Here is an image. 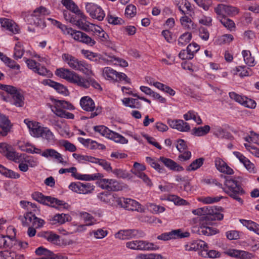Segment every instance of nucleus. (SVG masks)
<instances>
[{"mask_svg": "<svg viewBox=\"0 0 259 259\" xmlns=\"http://www.w3.org/2000/svg\"><path fill=\"white\" fill-rule=\"evenodd\" d=\"M225 187L224 188V191L229 196L242 204L243 201L240 197V195L244 193V190L239 185L238 182L235 179L229 176L225 177Z\"/></svg>", "mask_w": 259, "mask_h": 259, "instance_id": "obj_1", "label": "nucleus"}, {"mask_svg": "<svg viewBox=\"0 0 259 259\" xmlns=\"http://www.w3.org/2000/svg\"><path fill=\"white\" fill-rule=\"evenodd\" d=\"M192 213L195 215H202L200 222H206L207 224H211L216 220H222L224 218L223 214L215 211L212 206L198 208L193 210Z\"/></svg>", "mask_w": 259, "mask_h": 259, "instance_id": "obj_2", "label": "nucleus"}, {"mask_svg": "<svg viewBox=\"0 0 259 259\" xmlns=\"http://www.w3.org/2000/svg\"><path fill=\"white\" fill-rule=\"evenodd\" d=\"M62 59L73 69L80 71L87 75L93 74L91 65L83 61L79 60L69 54H63Z\"/></svg>", "mask_w": 259, "mask_h": 259, "instance_id": "obj_3", "label": "nucleus"}, {"mask_svg": "<svg viewBox=\"0 0 259 259\" xmlns=\"http://www.w3.org/2000/svg\"><path fill=\"white\" fill-rule=\"evenodd\" d=\"M55 74L57 76L77 85H81L83 83V82L81 81L83 80L82 79V76L69 69L64 68L57 69L55 71Z\"/></svg>", "mask_w": 259, "mask_h": 259, "instance_id": "obj_4", "label": "nucleus"}, {"mask_svg": "<svg viewBox=\"0 0 259 259\" xmlns=\"http://www.w3.org/2000/svg\"><path fill=\"white\" fill-rule=\"evenodd\" d=\"M33 197L40 203L47 204V202H50L52 207L59 209H67L69 207V205L67 203L51 196L45 197L40 193H35L33 194Z\"/></svg>", "mask_w": 259, "mask_h": 259, "instance_id": "obj_5", "label": "nucleus"}, {"mask_svg": "<svg viewBox=\"0 0 259 259\" xmlns=\"http://www.w3.org/2000/svg\"><path fill=\"white\" fill-rule=\"evenodd\" d=\"M102 75L103 77L109 80L115 82H119L125 80L127 83H130V79L123 73L118 72L116 70L109 67H106L103 69Z\"/></svg>", "mask_w": 259, "mask_h": 259, "instance_id": "obj_6", "label": "nucleus"}, {"mask_svg": "<svg viewBox=\"0 0 259 259\" xmlns=\"http://www.w3.org/2000/svg\"><path fill=\"white\" fill-rule=\"evenodd\" d=\"M94 128L96 132L100 133L101 135L111 139L115 142L121 143L122 144L126 143L127 142V140L125 138L116 133L110 131L105 126H95Z\"/></svg>", "mask_w": 259, "mask_h": 259, "instance_id": "obj_7", "label": "nucleus"}, {"mask_svg": "<svg viewBox=\"0 0 259 259\" xmlns=\"http://www.w3.org/2000/svg\"><path fill=\"white\" fill-rule=\"evenodd\" d=\"M66 33L70 34L72 37L76 41L85 44L90 47L94 46L96 43L94 39L85 33L73 30L71 28H68V29H66Z\"/></svg>", "mask_w": 259, "mask_h": 259, "instance_id": "obj_8", "label": "nucleus"}, {"mask_svg": "<svg viewBox=\"0 0 259 259\" xmlns=\"http://www.w3.org/2000/svg\"><path fill=\"white\" fill-rule=\"evenodd\" d=\"M118 205L128 210L143 212L144 209L141 205L134 199L125 198H117L115 200Z\"/></svg>", "mask_w": 259, "mask_h": 259, "instance_id": "obj_9", "label": "nucleus"}, {"mask_svg": "<svg viewBox=\"0 0 259 259\" xmlns=\"http://www.w3.org/2000/svg\"><path fill=\"white\" fill-rule=\"evenodd\" d=\"M80 105L84 110L92 112L90 118H93L101 112V108H96L93 100L88 96L82 97L80 101Z\"/></svg>", "mask_w": 259, "mask_h": 259, "instance_id": "obj_10", "label": "nucleus"}, {"mask_svg": "<svg viewBox=\"0 0 259 259\" xmlns=\"http://www.w3.org/2000/svg\"><path fill=\"white\" fill-rule=\"evenodd\" d=\"M126 246L134 250H157L159 246L153 243L143 240H135L126 242Z\"/></svg>", "mask_w": 259, "mask_h": 259, "instance_id": "obj_11", "label": "nucleus"}, {"mask_svg": "<svg viewBox=\"0 0 259 259\" xmlns=\"http://www.w3.org/2000/svg\"><path fill=\"white\" fill-rule=\"evenodd\" d=\"M100 179L98 181V185L102 189L108 191H117L122 189L120 184L115 179Z\"/></svg>", "mask_w": 259, "mask_h": 259, "instance_id": "obj_12", "label": "nucleus"}, {"mask_svg": "<svg viewBox=\"0 0 259 259\" xmlns=\"http://www.w3.org/2000/svg\"><path fill=\"white\" fill-rule=\"evenodd\" d=\"M54 106H51L52 111L58 116L63 118L65 116L64 109H71L73 106L63 100H53Z\"/></svg>", "mask_w": 259, "mask_h": 259, "instance_id": "obj_13", "label": "nucleus"}, {"mask_svg": "<svg viewBox=\"0 0 259 259\" xmlns=\"http://www.w3.org/2000/svg\"><path fill=\"white\" fill-rule=\"evenodd\" d=\"M85 9L93 18L102 21L105 17V14L101 8L93 3H88Z\"/></svg>", "mask_w": 259, "mask_h": 259, "instance_id": "obj_14", "label": "nucleus"}, {"mask_svg": "<svg viewBox=\"0 0 259 259\" xmlns=\"http://www.w3.org/2000/svg\"><path fill=\"white\" fill-rule=\"evenodd\" d=\"M143 233L139 230L131 229V230H120L115 234V237L116 238L120 239H127L130 238L134 237L136 236H142Z\"/></svg>", "mask_w": 259, "mask_h": 259, "instance_id": "obj_15", "label": "nucleus"}, {"mask_svg": "<svg viewBox=\"0 0 259 259\" xmlns=\"http://www.w3.org/2000/svg\"><path fill=\"white\" fill-rule=\"evenodd\" d=\"M145 166L138 162H135L134 167L132 169V172L139 178L143 179L148 185H151V182L147 176L143 172L145 169Z\"/></svg>", "mask_w": 259, "mask_h": 259, "instance_id": "obj_16", "label": "nucleus"}, {"mask_svg": "<svg viewBox=\"0 0 259 259\" xmlns=\"http://www.w3.org/2000/svg\"><path fill=\"white\" fill-rule=\"evenodd\" d=\"M167 123L172 128L182 132H187L190 131V126L189 124L181 119H168Z\"/></svg>", "mask_w": 259, "mask_h": 259, "instance_id": "obj_17", "label": "nucleus"}, {"mask_svg": "<svg viewBox=\"0 0 259 259\" xmlns=\"http://www.w3.org/2000/svg\"><path fill=\"white\" fill-rule=\"evenodd\" d=\"M12 126V124L8 117L0 113V128L2 129V131H0V136H6L10 132Z\"/></svg>", "mask_w": 259, "mask_h": 259, "instance_id": "obj_18", "label": "nucleus"}, {"mask_svg": "<svg viewBox=\"0 0 259 259\" xmlns=\"http://www.w3.org/2000/svg\"><path fill=\"white\" fill-rule=\"evenodd\" d=\"M24 122L27 124L32 136L37 138L40 137L44 127H41L38 122L29 121L27 119L24 120Z\"/></svg>", "mask_w": 259, "mask_h": 259, "instance_id": "obj_19", "label": "nucleus"}, {"mask_svg": "<svg viewBox=\"0 0 259 259\" xmlns=\"http://www.w3.org/2000/svg\"><path fill=\"white\" fill-rule=\"evenodd\" d=\"M41 155L46 158H51L57 160L59 163L63 164L67 163V161H64L62 155L53 149H47L44 151Z\"/></svg>", "mask_w": 259, "mask_h": 259, "instance_id": "obj_20", "label": "nucleus"}, {"mask_svg": "<svg viewBox=\"0 0 259 259\" xmlns=\"http://www.w3.org/2000/svg\"><path fill=\"white\" fill-rule=\"evenodd\" d=\"M0 22L3 27L6 28L13 33H18L19 29L18 25L12 20L7 18L0 19Z\"/></svg>", "mask_w": 259, "mask_h": 259, "instance_id": "obj_21", "label": "nucleus"}, {"mask_svg": "<svg viewBox=\"0 0 259 259\" xmlns=\"http://www.w3.org/2000/svg\"><path fill=\"white\" fill-rule=\"evenodd\" d=\"M206 247V243L205 242L199 240L185 245L184 249L185 250L188 251H196L198 250L200 251Z\"/></svg>", "mask_w": 259, "mask_h": 259, "instance_id": "obj_22", "label": "nucleus"}, {"mask_svg": "<svg viewBox=\"0 0 259 259\" xmlns=\"http://www.w3.org/2000/svg\"><path fill=\"white\" fill-rule=\"evenodd\" d=\"M71 217L68 214L61 213L55 215L52 219H50V222L52 225H62L66 222L71 221Z\"/></svg>", "mask_w": 259, "mask_h": 259, "instance_id": "obj_23", "label": "nucleus"}, {"mask_svg": "<svg viewBox=\"0 0 259 259\" xmlns=\"http://www.w3.org/2000/svg\"><path fill=\"white\" fill-rule=\"evenodd\" d=\"M215 164L217 168L220 172L226 174L227 175H232L233 174V170L226 163L220 158L216 159Z\"/></svg>", "mask_w": 259, "mask_h": 259, "instance_id": "obj_24", "label": "nucleus"}, {"mask_svg": "<svg viewBox=\"0 0 259 259\" xmlns=\"http://www.w3.org/2000/svg\"><path fill=\"white\" fill-rule=\"evenodd\" d=\"M105 57L103 60L105 62H110L113 63L115 65H119L122 67H125L128 66L127 62L121 58L116 57L114 56H111L105 54Z\"/></svg>", "mask_w": 259, "mask_h": 259, "instance_id": "obj_25", "label": "nucleus"}, {"mask_svg": "<svg viewBox=\"0 0 259 259\" xmlns=\"http://www.w3.org/2000/svg\"><path fill=\"white\" fill-rule=\"evenodd\" d=\"M159 160L168 168L172 170L182 171L184 168L172 160L164 157H160Z\"/></svg>", "mask_w": 259, "mask_h": 259, "instance_id": "obj_26", "label": "nucleus"}, {"mask_svg": "<svg viewBox=\"0 0 259 259\" xmlns=\"http://www.w3.org/2000/svg\"><path fill=\"white\" fill-rule=\"evenodd\" d=\"M200 224L201 226L200 227L199 232L203 235L209 236L215 234L218 232L217 229H214L207 226L212 224V223L211 224H207L206 222H200Z\"/></svg>", "mask_w": 259, "mask_h": 259, "instance_id": "obj_27", "label": "nucleus"}, {"mask_svg": "<svg viewBox=\"0 0 259 259\" xmlns=\"http://www.w3.org/2000/svg\"><path fill=\"white\" fill-rule=\"evenodd\" d=\"M91 27L92 28L91 29V31H92L95 33H96L99 36L102 41L105 42L108 41L109 36L101 27L94 24H93V26H91Z\"/></svg>", "mask_w": 259, "mask_h": 259, "instance_id": "obj_28", "label": "nucleus"}, {"mask_svg": "<svg viewBox=\"0 0 259 259\" xmlns=\"http://www.w3.org/2000/svg\"><path fill=\"white\" fill-rule=\"evenodd\" d=\"M199 254L203 257H209V258H218L221 255V253L215 250H207V245L206 247L203 248L202 250H200L199 252Z\"/></svg>", "mask_w": 259, "mask_h": 259, "instance_id": "obj_29", "label": "nucleus"}, {"mask_svg": "<svg viewBox=\"0 0 259 259\" xmlns=\"http://www.w3.org/2000/svg\"><path fill=\"white\" fill-rule=\"evenodd\" d=\"M82 79L83 80L82 81H81V82H83V83H82V84L78 85V86L83 88L84 89H88L90 87V85H92L96 89H101L100 85L98 82H97L95 80L91 78L86 79L83 77H82Z\"/></svg>", "mask_w": 259, "mask_h": 259, "instance_id": "obj_30", "label": "nucleus"}, {"mask_svg": "<svg viewBox=\"0 0 259 259\" xmlns=\"http://www.w3.org/2000/svg\"><path fill=\"white\" fill-rule=\"evenodd\" d=\"M181 25L187 29H195L196 25L194 24L191 19L188 16L185 15L180 19Z\"/></svg>", "mask_w": 259, "mask_h": 259, "instance_id": "obj_31", "label": "nucleus"}, {"mask_svg": "<svg viewBox=\"0 0 259 259\" xmlns=\"http://www.w3.org/2000/svg\"><path fill=\"white\" fill-rule=\"evenodd\" d=\"M240 221L248 229L259 235V225L258 224L251 221L242 220Z\"/></svg>", "mask_w": 259, "mask_h": 259, "instance_id": "obj_32", "label": "nucleus"}, {"mask_svg": "<svg viewBox=\"0 0 259 259\" xmlns=\"http://www.w3.org/2000/svg\"><path fill=\"white\" fill-rule=\"evenodd\" d=\"M14 241V240L8 236L0 235V248L12 247Z\"/></svg>", "mask_w": 259, "mask_h": 259, "instance_id": "obj_33", "label": "nucleus"}, {"mask_svg": "<svg viewBox=\"0 0 259 259\" xmlns=\"http://www.w3.org/2000/svg\"><path fill=\"white\" fill-rule=\"evenodd\" d=\"M210 126L206 125L204 126L195 127L192 129V133L196 136H202L207 134L210 131Z\"/></svg>", "mask_w": 259, "mask_h": 259, "instance_id": "obj_34", "label": "nucleus"}, {"mask_svg": "<svg viewBox=\"0 0 259 259\" xmlns=\"http://www.w3.org/2000/svg\"><path fill=\"white\" fill-rule=\"evenodd\" d=\"M245 63L250 66H253L255 65L254 57L251 56L249 51L244 50L242 52Z\"/></svg>", "mask_w": 259, "mask_h": 259, "instance_id": "obj_35", "label": "nucleus"}, {"mask_svg": "<svg viewBox=\"0 0 259 259\" xmlns=\"http://www.w3.org/2000/svg\"><path fill=\"white\" fill-rule=\"evenodd\" d=\"M42 236L48 241L54 244H57L59 241V236L52 232H46L43 234Z\"/></svg>", "mask_w": 259, "mask_h": 259, "instance_id": "obj_36", "label": "nucleus"}, {"mask_svg": "<svg viewBox=\"0 0 259 259\" xmlns=\"http://www.w3.org/2000/svg\"><path fill=\"white\" fill-rule=\"evenodd\" d=\"M103 178V175L100 173H96L94 175H80L76 178L78 180L84 181H91L98 180L99 178Z\"/></svg>", "mask_w": 259, "mask_h": 259, "instance_id": "obj_37", "label": "nucleus"}, {"mask_svg": "<svg viewBox=\"0 0 259 259\" xmlns=\"http://www.w3.org/2000/svg\"><path fill=\"white\" fill-rule=\"evenodd\" d=\"M234 39L232 34H224L218 38L216 42L219 45H222L230 43Z\"/></svg>", "mask_w": 259, "mask_h": 259, "instance_id": "obj_38", "label": "nucleus"}, {"mask_svg": "<svg viewBox=\"0 0 259 259\" xmlns=\"http://www.w3.org/2000/svg\"><path fill=\"white\" fill-rule=\"evenodd\" d=\"M72 155L74 158L80 162L89 161L93 163L96 160L95 157L91 156L83 155L77 153H73Z\"/></svg>", "mask_w": 259, "mask_h": 259, "instance_id": "obj_39", "label": "nucleus"}, {"mask_svg": "<svg viewBox=\"0 0 259 259\" xmlns=\"http://www.w3.org/2000/svg\"><path fill=\"white\" fill-rule=\"evenodd\" d=\"M172 239L177 238H183L190 236L188 232H183L181 229L174 230L170 231Z\"/></svg>", "mask_w": 259, "mask_h": 259, "instance_id": "obj_40", "label": "nucleus"}, {"mask_svg": "<svg viewBox=\"0 0 259 259\" xmlns=\"http://www.w3.org/2000/svg\"><path fill=\"white\" fill-rule=\"evenodd\" d=\"M62 5L65 6L66 9L71 11L73 13L77 12L78 7L72 0H62Z\"/></svg>", "mask_w": 259, "mask_h": 259, "instance_id": "obj_41", "label": "nucleus"}, {"mask_svg": "<svg viewBox=\"0 0 259 259\" xmlns=\"http://www.w3.org/2000/svg\"><path fill=\"white\" fill-rule=\"evenodd\" d=\"M35 215L32 214L30 211L27 212L24 216L22 221L24 226H29L32 225L33 221L34 220Z\"/></svg>", "mask_w": 259, "mask_h": 259, "instance_id": "obj_42", "label": "nucleus"}, {"mask_svg": "<svg viewBox=\"0 0 259 259\" xmlns=\"http://www.w3.org/2000/svg\"><path fill=\"white\" fill-rule=\"evenodd\" d=\"M98 198L102 201L107 203H112V202L115 200L117 198H115L114 195L106 194L104 193H100L98 195Z\"/></svg>", "mask_w": 259, "mask_h": 259, "instance_id": "obj_43", "label": "nucleus"}, {"mask_svg": "<svg viewBox=\"0 0 259 259\" xmlns=\"http://www.w3.org/2000/svg\"><path fill=\"white\" fill-rule=\"evenodd\" d=\"M75 24L79 29L87 32L91 31L92 28L91 26L93 25V24L90 23L89 22H84L82 20H77Z\"/></svg>", "mask_w": 259, "mask_h": 259, "instance_id": "obj_44", "label": "nucleus"}, {"mask_svg": "<svg viewBox=\"0 0 259 259\" xmlns=\"http://www.w3.org/2000/svg\"><path fill=\"white\" fill-rule=\"evenodd\" d=\"M204 159L199 158L193 161L187 167V170H195L199 168L203 163Z\"/></svg>", "mask_w": 259, "mask_h": 259, "instance_id": "obj_45", "label": "nucleus"}, {"mask_svg": "<svg viewBox=\"0 0 259 259\" xmlns=\"http://www.w3.org/2000/svg\"><path fill=\"white\" fill-rule=\"evenodd\" d=\"M81 218L86 223V225L91 226L94 224L95 219L89 213L82 212L80 213Z\"/></svg>", "mask_w": 259, "mask_h": 259, "instance_id": "obj_46", "label": "nucleus"}, {"mask_svg": "<svg viewBox=\"0 0 259 259\" xmlns=\"http://www.w3.org/2000/svg\"><path fill=\"white\" fill-rule=\"evenodd\" d=\"M137 259H165L160 254L141 253L137 256Z\"/></svg>", "mask_w": 259, "mask_h": 259, "instance_id": "obj_47", "label": "nucleus"}, {"mask_svg": "<svg viewBox=\"0 0 259 259\" xmlns=\"http://www.w3.org/2000/svg\"><path fill=\"white\" fill-rule=\"evenodd\" d=\"M220 21L223 26L228 29L232 30V28H234L235 27L234 22L232 20L227 18L226 17L220 18Z\"/></svg>", "mask_w": 259, "mask_h": 259, "instance_id": "obj_48", "label": "nucleus"}, {"mask_svg": "<svg viewBox=\"0 0 259 259\" xmlns=\"http://www.w3.org/2000/svg\"><path fill=\"white\" fill-rule=\"evenodd\" d=\"M223 197H210L208 196L206 197L198 198L199 201L201 202L204 204H211L214 202H219Z\"/></svg>", "mask_w": 259, "mask_h": 259, "instance_id": "obj_49", "label": "nucleus"}, {"mask_svg": "<svg viewBox=\"0 0 259 259\" xmlns=\"http://www.w3.org/2000/svg\"><path fill=\"white\" fill-rule=\"evenodd\" d=\"M14 100V104L17 107H22L24 104V98L20 93V91H18L16 94L13 96Z\"/></svg>", "mask_w": 259, "mask_h": 259, "instance_id": "obj_50", "label": "nucleus"}, {"mask_svg": "<svg viewBox=\"0 0 259 259\" xmlns=\"http://www.w3.org/2000/svg\"><path fill=\"white\" fill-rule=\"evenodd\" d=\"M192 34L191 33L186 32L184 33L179 38V45L181 46L186 45L190 42Z\"/></svg>", "mask_w": 259, "mask_h": 259, "instance_id": "obj_51", "label": "nucleus"}, {"mask_svg": "<svg viewBox=\"0 0 259 259\" xmlns=\"http://www.w3.org/2000/svg\"><path fill=\"white\" fill-rule=\"evenodd\" d=\"M24 50L22 47V45L20 42H18L16 44L15 48V52L14 54V57L15 59H18L21 58L23 55Z\"/></svg>", "mask_w": 259, "mask_h": 259, "instance_id": "obj_52", "label": "nucleus"}, {"mask_svg": "<svg viewBox=\"0 0 259 259\" xmlns=\"http://www.w3.org/2000/svg\"><path fill=\"white\" fill-rule=\"evenodd\" d=\"M93 163H99L100 165L102 166L103 168L108 172H111V171H112V168L111 166L110 163L106 161L105 160L96 158V160L95 162H93Z\"/></svg>", "mask_w": 259, "mask_h": 259, "instance_id": "obj_53", "label": "nucleus"}, {"mask_svg": "<svg viewBox=\"0 0 259 259\" xmlns=\"http://www.w3.org/2000/svg\"><path fill=\"white\" fill-rule=\"evenodd\" d=\"M95 189L94 185L89 183H81V194H86L92 193Z\"/></svg>", "mask_w": 259, "mask_h": 259, "instance_id": "obj_54", "label": "nucleus"}, {"mask_svg": "<svg viewBox=\"0 0 259 259\" xmlns=\"http://www.w3.org/2000/svg\"><path fill=\"white\" fill-rule=\"evenodd\" d=\"M34 72L37 73L38 74L42 76H46L47 77H51L52 74L50 70H48L44 66H40V64H38V67L34 70Z\"/></svg>", "mask_w": 259, "mask_h": 259, "instance_id": "obj_55", "label": "nucleus"}, {"mask_svg": "<svg viewBox=\"0 0 259 259\" xmlns=\"http://www.w3.org/2000/svg\"><path fill=\"white\" fill-rule=\"evenodd\" d=\"M111 172L118 178L125 179L129 177L128 173L122 169L115 168Z\"/></svg>", "mask_w": 259, "mask_h": 259, "instance_id": "obj_56", "label": "nucleus"}, {"mask_svg": "<svg viewBox=\"0 0 259 259\" xmlns=\"http://www.w3.org/2000/svg\"><path fill=\"white\" fill-rule=\"evenodd\" d=\"M215 12L219 15L221 18L222 17H226L227 15L226 5L224 4H219L214 9Z\"/></svg>", "mask_w": 259, "mask_h": 259, "instance_id": "obj_57", "label": "nucleus"}, {"mask_svg": "<svg viewBox=\"0 0 259 259\" xmlns=\"http://www.w3.org/2000/svg\"><path fill=\"white\" fill-rule=\"evenodd\" d=\"M48 14V10L45 7L40 6L36 8L33 12L32 16L34 17H41Z\"/></svg>", "mask_w": 259, "mask_h": 259, "instance_id": "obj_58", "label": "nucleus"}, {"mask_svg": "<svg viewBox=\"0 0 259 259\" xmlns=\"http://www.w3.org/2000/svg\"><path fill=\"white\" fill-rule=\"evenodd\" d=\"M136 14V8L133 5L126 6L125 10V15L127 17L132 18Z\"/></svg>", "mask_w": 259, "mask_h": 259, "instance_id": "obj_59", "label": "nucleus"}, {"mask_svg": "<svg viewBox=\"0 0 259 259\" xmlns=\"http://www.w3.org/2000/svg\"><path fill=\"white\" fill-rule=\"evenodd\" d=\"M41 133L42 134H41L40 137H41L43 138L46 139L48 141L53 140L54 138V135L50 130L48 129L46 127H44L43 128V131H42Z\"/></svg>", "mask_w": 259, "mask_h": 259, "instance_id": "obj_60", "label": "nucleus"}, {"mask_svg": "<svg viewBox=\"0 0 259 259\" xmlns=\"http://www.w3.org/2000/svg\"><path fill=\"white\" fill-rule=\"evenodd\" d=\"M123 103L133 108H139V106L136 105V99L129 98H125L122 100Z\"/></svg>", "mask_w": 259, "mask_h": 259, "instance_id": "obj_61", "label": "nucleus"}, {"mask_svg": "<svg viewBox=\"0 0 259 259\" xmlns=\"http://www.w3.org/2000/svg\"><path fill=\"white\" fill-rule=\"evenodd\" d=\"M107 19L109 23L114 25L121 24L123 23V21L122 19L111 15H108L107 16Z\"/></svg>", "mask_w": 259, "mask_h": 259, "instance_id": "obj_62", "label": "nucleus"}, {"mask_svg": "<svg viewBox=\"0 0 259 259\" xmlns=\"http://www.w3.org/2000/svg\"><path fill=\"white\" fill-rule=\"evenodd\" d=\"M196 3L204 10L207 11L211 5V0H198Z\"/></svg>", "mask_w": 259, "mask_h": 259, "instance_id": "obj_63", "label": "nucleus"}, {"mask_svg": "<svg viewBox=\"0 0 259 259\" xmlns=\"http://www.w3.org/2000/svg\"><path fill=\"white\" fill-rule=\"evenodd\" d=\"M229 96L232 99L234 100L235 101L242 105L244 103V100L245 99V97L241 96L234 92L230 93Z\"/></svg>", "mask_w": 259, "mask_h": 259, "instance_id": "obj_64", "label": "nucleus"}]
</instances>
